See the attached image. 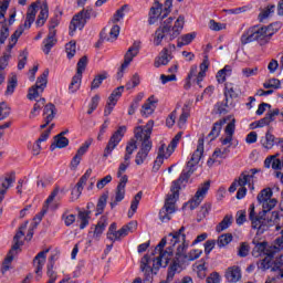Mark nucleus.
Instances as JSON below:
<instances>
[{"label": "nucleus", "instance_id": "1", "mask_svg": "<svg viewBox=\"0 0 283 283\" xmlns=\"http://www.w3.org/2000/svg\"><path fill=\"white\" fill-rule=\"evenodd\" d=\"M168 238H171L169 241L170 247L165 250L167 247V239H161V241L155 248L153 255L157 258H151L149 255H144L140 261V271L144 272V283L154 282V274L156 275L160 266L166 269L169 266V260L176 251V255L179 258L185 255V251L189 249V243L187 242V235L185 234V227H181L179 230L170 232Z\"/></svg>", "mask_w": 283, "mask_h": 283}, {"label": "nucleus", "instance_id": "2", "mask_svg": "<svg viewBox=\"0 0 283 283\" xmlns=\"http://www.w3.org/2000/svg\"><path fill=\"white\" fill-rule=\"evenodd\" d=\"M256 200L262 206V212L255 216V206L249 208V220L252 223V229H256L258 235H262L269 231L270 227H276L277 230L283 227V214L279 211L271 212V209L277 205V200L273 199V190L265 188L258 195Z\"/></svg>", "mask_w": 283, "mask_h": 283}, {"label": "nucleus", "instance_id": "3", "mask_svg": "<svg viewBox=\"0 0 283 283\" xmlns=\"http://www.w3.org/2000/svg\"><path fill=\"white\" fill-rule=\"evenodd\" d=\"M205 154V137L198 139L197 149L192 154L190 160L187 163L186 170H184L178 178V180L172 181L170 188V193L167 195L164 207L159 211V220L161 222H169L171 220V213H176V202L180 198V182H187L193 171H196V166L200 163L202 155Z\"/></svg>", "mask_w": 283, "mask_h": 283}, {"label": "nucleus", "instance_id": "4", "mask_svg": "<svg viewBox=\"0 0 283 283\" xmlns=\"http://www.w3.org/2000/svg\"><path fill=\"white\" fill-rule=\"evenodd\" d=\"M151 132H154V120H148V123L143 126H137L134 129L135 138L130 139L126 145V153L134 154L138 149V143H140L139 150L135 156V164L140 166L147 160V156H149V151L154 147V143L151 142Z\"/></svg>", "mask_w": 283, "mask_h": 283}, {"label": "nucleus", "instance_id": "5", "mask_svg": "<svg viewBox=\"0 0 283 283\" xmlns=\"http://www.w3.org/2000/svg\"><path fill=\"white\" fill-rule=\"evenodd\" d=\"M161 25L155 31L154 35V45H163V41H174V39H178L180 36L182 30L185 29V15H179L175 21L174 27V18H165L161 20Z\"/></svg>", "mask_w": 283, "mask_h": 283}, {"label": "nucleus", "instance_id": "6", "mask_svg": "<svg viewBox=\"0 0 283 283\" xmlns=\"http://www.w3.org/2000/svg\"><path fill=\"white\" fill-rule=\"evenodd\" d=\"M271 33L269 31V27H251L241 35V44L248 45V43H253V41H258L260 45H266L269 43V39H271Z\"/></svg>", "mask_w": 283, "mask_h": 283}, {"label": "nucleus", "instance_id": "7", "mask_svg": "<svg viewBox=\"0 0 283 283\" xmlns=\"http://www.w3.org/2000/svg\"><path fill=\"white\" fill-rule=\"evenodd\" d=\"M48 76H50V70L46 69L41 76L38 77L35 85L29 88L27 95L29 101H36V98L45 92V87H48Z\"/></svg>", "mask_w": 283, "mask_h": 283}, {"label": "nucleus", "instance_id": "8", "mask_svg": "<svg viewBox=\"0 0 283 283\" xmlns=\"http://www.w3.org/2000/svg\"><path fill=\"white\" fill-rule=\"evenodd\" d=\"M92 19V10H82L73 17L70 24V35L74 36L76 30H83L85 23Z\"/></svg>", "mask_w": 283, "mask_h": 283}, {"label": "nucleus", "instance_id": "9", "mask_svg": "<svg viewBox=\"0 0 283 283\" xmlns=\"http://www.w3.org/2000/svg\"><path fill=\"white\" fill-rule=\"evenodd\" d=\"M127 132V126H119L118 129L111 136L105 149H104V158H109L112 156V151L120 144L125 133Z\"/></svg>", "mask_w": 283, "mask_h": 283}, {"label": "nucleus", "instance_id": "10", "mask_svg": "<svg viewBox=\"0 0 283 283\" xmlns=\"http://www.w3.org/2000/svg\"><path fill=\"white\" fill-rule=\"evenodd\" d=\"M139 52H140V44L135 42L124 55V63L122 64L120 70L117 73V78H123L125 74V70L129 67V64L132 63V61H134V59H136V56H138Z\"/></svg>", "mask_w": 283, "mask_h": 283}, {"label": "nucleus", "instance_id": "11", "mask_svg": "<svg viewBox=\"0 0 283 283\" xmlns=\"http://www.w3.org/2000/svg\"><path fill=\"white\" fill-rule=\"evenodd\" d=\"M167 17H169V9H163L160 0H155L149 11V24L154 25L156 21H163V19H167Z\"/></svg>", "mask_w": 283, "mask_h": 283}, {"label": "nucleus", "instance_id": "12", "mask_svg": "<svg viewBox=\"0 0 283 283\" xmlns=\"http://www.w3.org/2000/svg\"><path fill=\"white\" fill-rule=\"evenodd\" d=\"M128 178L127 175L120 177L119 182L115 189V197L111 201V209L118 206V202L125 200V187H127Z\"/></svg>", "mask_w": 283, "mask_h": 283}, {"label": "nucleus", "instance_id": "13", "mask_svg": "<svg viewBox=\"0 0 283 283\" xmlns=\"http://www.w3.org/2000/svg\"><path fill=\"white\" fill-rule=\"evenodd\" d=\"M209 187H211V181H206L199 187L193 199L189 201V207L191 211L200 207V203L202 202V200H205V197L207 196V191H209Z\"/></svg>", "mask_w": 283, "mask_h": 283}, {"label": "nucleus", "instance_id": "14", "mask_svg": "<svg viewBox=\"0 0 283 283\" xmlns=\"http://www.w3.org/2000/svg\"><path fill=\"white\" fill-rule=\"evenodd\" d=\"M123 90H125V86H118L109 95L106 107L104 109V116H109V114L114 112V107H116V104L118 103V98L123 96Z\"/></svg>", "mask_w": 283, "mask_h": 283}, {"label": "nucleus", "instance_id": "15", "mask_svg": "<svg viewBox=\"0 0 283 283\" xmlns=\"http://www.w3.org/2000/svg\"><path fill=\"white\" fill-rule=\"evenodd\" d=\"M15 180L17 177H14V172L7 174L3 177H0V203L3 202L6 193H8L9 188L14 185Z\"/></svg>", "mask_w": 283, "mask_h": 283}, {"label": "nucleus", "instance_id": "16", "mask_svg": "<svg viewBox=\"0 0 283 283\" xmlns=\"http://www.w3.org/2000/svg\"><path fill=\"white\" fill-rule=\"evenodd\" d=\"M48 253H50V250H44L39 252L34 260H33V266L35 268V274L38 275V277H41L42 273H43V266H45V260Z\"/></svg>", "mask_w": 283, "mask_h": 283}, {"label": "nucleus", "instance_id": "17", "mask_svg": "<svg viewBox=\"0 0 283 283\" xmlns=\"http://www.w3.org/2000/svg\"><path fill=\"white\" fill-rule=\"evenodd\" d=\"M280 115V109L275 108L274 111L268 113L265 117L262 119L254 122L251 124L252 129H258V127H266V125H271L273 120H275V116Z\"/></svg>", "mask_w": 283, "mask_h": 283}, {"label": "nucleus", "instance_id": "18", "mask_svg": "<svg viewBox=\"0 0 283 283\" xmlns=\"http://www.w3.org/2000/svg\"><path fill=\"white\" fill-rule=\"evenodd\" d=\"M254 248L252 250L253 258H262V255H269V251H271V245L269 242H255L253 241Z\"/></svg>", "mask_w": 283, "mask_h": 283}, {"label": "nucleus", "instance_id": "19", "mask_svg": "<svg viewBox=\"0 0 283 283\" xmlns=\"http://www.w3.org/2000/svg\"><path fill=\"white\" fill-rule=\"evenodd\" d=\"M253 180V176H249L247 174H241L239 180H235L229 188L230 193H234L238 190V187H251V182Z\"/></svg>", "mask_w": 283, "mask_h": 283}, {"label": "nucleus", "instance_id": "20", "mask_svg": "<svg viewBox=\"0 0 283 283\" xmlns=\"http://www.w3.org/2000/svg\"><path fill=\"white\" fill-rule=\"evenodd\" d=\"M226 279L230 283L240 282V280H242V270L240 269V266L234 265L228 268L226 271Z\"/></svg>", "mask_w": 283, "mask_h": 283}, {"label": "nucleus", "instance_id": "21", "mask_svg": "<svg viewBox=\"0 0 283 283\" xmlns=\"http://www.w3.org/2000/svg\"><path fill=\"white\" fill-rule=\"evenodd\" d=\"M39 8V3L33 2L27 12V19L25 22L23 24V28H27L28 30H30V28H32V24L34 23V20L36 19V10Z\"/></svg>", "mask_w": 283, "mask_h": 283}, {"label": "nucleus", "instance_id": "22", "mask_svg": "<svg viewBox=\"0 0 283 283\" xmlns=\"http://www.w3.org/2000/svg\"><path fill=\"white\" fill-rule=\"evenodd\" d=\"M193 101H188L185 103L184 107H182V113L179 116V119L177 122V125L180 129H182V127H185L186 123H187V118H189L190 114H191V105H192Z\"/></svg>", "mask_w": 283, "mask_h": 283}, {"label": "nucleus", "instance_id": "23", "mask_svg": "<svg viewBox=\"0 0 283 283\" xmlns=\"http://www.w3.org/2000/svg\"><path fill=\"white\" fill-rule=\"evenodd\" d=\"M54 260H56V255H52L49 259L46 265V276L49 277V281L46 283H56V280L59 279V274L54 270Z\"/></svg>", "mask_w": 283, "mask_h": 283}, {"label": "nucleus", "instance_id": "24", "mask_svg": "<svg viewBox=\"0 0 283 283\" xmlns=\"http://www.w3.org/2000/svg\"><path fill=\"white\" fill-rule=\"evenodd\" d=\"M273 258H275V254L269 251V254L258 263V269L261 271H269V269L275 271V266H273Z\"/></svg>", "mask_w": 283, "mask_h": 283}, {"label": "nucleus", "instance_id": "25", "mask_svg": "<svg viewBox=\"0 0 283 283\" xmlns=\"http://www.w3.org/2000/svg\"><path fill=\"white\" fill-rule=\"evenodd\" d=\"M27 227H28L27 223L24 226L20 227V230L13 237V245L10 250L11 253H17V251H19V249H21V247H23V241H21V238H23V235H25V233H23L22 229H27Z\"/></svg>", "mask_w": 283, "mask_h": 283}, {"label": "nucleus", "instance_id": "26", "mask_svg": "<svg viewBox=\"0 0 283 283\" xmlns=\"http://www.w3.org/2000/svg\"><path fill=\"white\" fill-rule=\"evenodd\" d=\"M227 120H229V118H222L213 124L212 129L208 135V138H210V140H216L218 136H220V132H222V126L227 125Z\"/></svg>", "mask_w": 283, "mask_h": 283}, {"label": "nucleus", "instance_id": "27", "mask_svg": "<svg viewBox=\"0 0 283 283\" xmlns=\"http://www.w3.org/2000/svg\"><path fill=\"white\" fill-rule=\"evenodd\" d=\"M40 10V14L38 15V20L35 22L38 28L45 25V21H48V18L50 17V9L48 8L46 2L41 4Z\"/></svg>", "mask_w": 283, "mask_h": 283}, {"label": "nucleus", "instance_id": "28", "mask_svg": "<svg viewBox=\"0 0 283 283\" xmlns=\"http://www.w3.org/2000/svg\"><path fill=\"white\" fill-rule=\"evenodd\" d=\"M226 106L229 105L230 98H238V88L233 83H226L224 87Z\"/></svg>", "mask_w": 283, "mask_h": 283}, {"label": "nucleus", "instance_id": "29", "mask_svg": "<svg viewBox=\"0 0 283 283\" xmlns=\"http://www.w3.org/2000/svg\"><path fill=\"white\" fill-rule=\"evenodd\" d=\"M171 54H169L168 49H164L159 56L155 60V67H160L161 65H168L169 61H171Z\"/></svg>", "mask_w": 283, "mask_h": 283}, {"label": "nucleus", "instance_id": "30", "mask_svg": "<svg viewBox=\"0 0 283 283\" xmlns=\"http://www.w3.org/2000/svg\"><path fill=\"white\" fill-rule=\"evenodd\" d=\"M54 116H56V106L52 103L46 104L44 106V120L46 125H50L54 120Z\"/></svg>", "mask_w": 283, "mask_h": 283}, {"label": "nucleus", "instance_id": "31", "mask_svg": "<svg viewBox=\"0 0 283 283\" xmlns=\"http://www.w3.org/2000/svg\"><path fill=\"white\" fill-rule=\"evenodd\" d=\"M56 34L54 31L49 32L48 38L43 41V52L44 54H50V50H52L56 45Z\"/></svg>", "mask_w": 283, "mask_h": 283}, {"label": "nucleus", "instance_id": "32", "mask_svg": "<svg viewBox=\"0 0 283 283\" xmlns=\"http://www.w3.org/2000/svg\"><path fill=\"white\" fill-rule=\"evenodd\" d=\"M233 224V214H226L222 221L216 227L217 233H222V231H227L229 227Z\"/></svg>", "mask_w": 283, "mask_h": 283}, {"label": "nucleus", "instance_id": "33", "mask_svg": "<svg viewBox=\"0 0 283 283\" xmlns=\"http://www.w3.org/2000/svg\"><path fill=\"white\" fill-rule=\"evenodd\" d=\"M107 227V217L103 216L97 224L95 226V230L93 232V238H96L98 240V238H101V235H103V231H105Z\"/></svg>", "mask_w": 283, "mask_h": 283}, {"label": "nucleus", "instance_id": "34", "mask_svg": "<svg viewBox=\"0 0 283 283\" xmlns=\"http://www.w3.org/2000/svg\"><path fill=\"white\" fill-rule=\"evenodd\" d=\"M207 70H209V57L206 56L203 62L200 64V72L197 75V85H199V87H202L201 83L207 76Z\"/></svg>", "mask_w": 283, "mask_h": 283}, {"label": "nucleus", "instance_id": "35", "mask_svg": "<svg viewBox=\"0 0 283 283\" xmlns=\"http://www.w3.org/2000/svg\"><path fill=\"white\" fill-rule=\"evenodd\" d=\"M70 145V139L66 137H62L61 135H56L54 137V143L51 145V151H54V149H63Z\"/></svg>", "mask_w": 283, "mask_h": 283}, {"label": "nucleus", "instance_id": "36", "mask_svg": "<svg viewBox=\"0 0 283 283\" xmlns=\"http://www.w3.org/2000/svg\"><path fill=\"white\" fill-rule=\"evenodd\" d=\"M261 145L264 149H273L275 147V136L268 132L265 137L261 139Z\"/></svg>", "mask_w": 283, "mask_h": 283}, {"label": "nucleus", "instance_id": "37", "mask_svg": "<svg viewBox=\"0 0 283 283\" xmlns=\"http://www.w3.org/2000/svg\"><path fill=\"white\" fill-rule=\"evenodd\" d=\"M81 81H83V75L76 73L73 76L72 82L69 86V91L71 92V94H75V92H78V90H81Z\"/></svg>", "mask_w": 283, "mask_h": 283}, {"label": "nucleus", "instance_id": "38", "mask_svg": "<svg viewBox=\"0 0 283 283\" xmlns=\"http://www.w3.org/2000/svg\"><path fill=\"white\" fill-rule=\"evenodd\" d=\"M196 36H197L196 32H191V33L181 35L178 39L177 48H182L184 45H189V43H191L193 41V39H196Z\"/></svg>", "mask_w": 283, "mask_h": 283}, {"label": "nucleus", "instance_id": "39", "mask_svg": "<svg viewBox=\"0 0 283 283\" xmlns=\"http://www.w3.org/2000/svg\"><path fill=\"white\" fill-rule=\"evenodd\" d=\"M171 154H174V148H171V146L167 147L165 144L161 143L157 151V157L167 160V158H169Z\"/></svg>", "mask_w": 283, "mask_h": 283}, {"label": "nucleus", "instance_id": "40", "mask_svg": "<svg viewBox=\"0 0 283 283\" xmlns=\"http://www.w3.org/2000/svg\"><path fill=\"white\" fill-rule=\"evenodd\" d=\"M17 255V252H13L10 250L7 258L4 259L3 263H2V268H1V273L3 275H6V273H8V271H10V266L12 264V260H14V256Z\"/></svg>", "mask_w": 283, "mask_h": 283}, {"label": "nucleus", "instance_id": "41", "mask_svg": "<svg viewBox=\"0 0 283 283\" xmlns=\"http://www.w3.org/2000/svg\"><path fill=\"white\" fill-rule=\"evenodd\" d=\"M60 192H61V188L56 186L51 192V195L48 197V199L45 200V206L42 209V216H45V213H48V205H52V202H54V198H56Z\"/></svg>", "mask_w": 283, "mask_h": 283}, {"label": "nucleus", "instance_id": "42", "mask_svg": "<svg viewBox=\"0 0 283 283\" xmlns=\"http://www.w3.org/2000/svg\"><path fill=\"white\" fill-rule=\"evenodd\" d=\"M23 34V27H20L18 30L14 31V33L10 38L9 45L7 48V52H11L12 48L17 45V41H19V38Z\"/></svg>", "mask_w": 283, "mask_h": 283}, {"label": "nucleus", "instance_id": "43", "mask_svg": "<svg viewBox=\"0 0 283 283\" xmlns=\"http://www.w3.org/2000/svg\"><path fill=\"white\" fill-rule=\"evenodd\" d=\"M154 103H156L154 102V96L149 97L148 102L144 104L142 107L143 116H151V114H154V109H155Z\"/></svg>", "mask_w": 283, "mask_h": 283}, {"label": "nucleus", "instance_id": "44", "mask_svg": "<svg viewBox=\"0 0 283 283\" xmlns=\"http://www.w3.org/2000/svg\"><path fill=\"white\" fill-rule=\"evenodd\" d=\"M107 198H109V195L103 193L98 201H97V208H96V216H101V213H103V211H105V207H107Z\"/></svg>", "mask_w": 283, "mask_h": 283}, {"label": "nucleus", "instance_id": "45", "mask_svg": "<svg viewBox=\"0 0 283 283\" xmlns=\"http://www.w3.org/2000/svg\"><path fill=\"white\" fill-rule=\"evenodd\" d=\"M232 241H233V235L231 233H226V234H221L218 238L217 244L220 249H222L223 247L231 244Z\"/></svg>", "mask_w": 283, "mask_h": 283}, {"label": "nucleus", "instance_id": "46", "mask_svg": "<svg viewBox=\"0 0 283 283\" xmlns=\"http://www.w3.org/2000/svg\"><path fill=\"white\" fill-rule=\"evenodd\" d=\"M231 74V66L226 65L222 70L217 73L218 83H224L227 81V76Z\"/></svg>", "mask_w": 283, "mask_h": 283}, {"label": "nucleus", "instance_id": "47", "mask_svg": "<svg viewBox=\"0 0 283 283\" xmlns=\"http://www.w3.org/2000/svg\"><path fill=\"white\" fill-rule=\"evenodd\" d=\"M263 87L265 90H280L282 87V82L277 78H270L264 82Z\"/></svg>", "mask_w": 283, "mask_h": 283}, {"label": "nucleus", "instance_id": "48", "mask_svg": "<svg viewBox=\"0 0 283 283\" xmlns=\"http://www.w3.org/2000/svg\"><path fill=\"white\" fill-rule=\"evenodd\" d=\"M275 12V6L269 4L266 9H264L260 14H259V21L261 23L264 22L265 19H269L271 14Z\"/></svg>", "mask_w": 283, "mask_h": 283}, {"label": "nucleus", "instance_id": "49", "mask_svg": "<svg viewBox=\"0 0 283 283\" xmlns=\"http://www.w3.org/2000/svg\"><path fill=\"white\" fill-rule=\"evenodd\" d=\"M191 78H196V80L198 78V66L197 65L191 66L190 72L187 76L185 90H189V87H191Z\"/></svg>", "mask_w": 283, "mask_h": 283}, {"label": "nucleus", "instance_id": "50", "mask_svg": "<svg viewBox=\"0 0 283 283\" xmlns=\"http://www.w3.org/2000/svg\"><path fill=\"white\" fill-rule=\"evenodd\" d=\"M280 251H283V238L279 237L274 241V245H270V253H273L274 255L276 253H280Z\"/></svg>", "mask_w": 283, "mask_h": 283}, {"label": "nucleus", "instance_id": "51", "mask_svg": "<svg viewBox=\"0 0 283 283\" xmlns=\"http://www.w3.org/2000/svg\"><path fill=\"white\" fill-rule=\"evenodd\" d=\"M78 220L81 221L80 229H85V227H87V224H90V212L80 211L78 212Z\"/></svg>", "mask_w": 283, "mask_h": 283}, {"label": "nucleus", "instance_id": "52", "mask_svg": "<svg viewBox=\"0 0 283 283\" xmlns=\"http://www.w3.org/2000/svg\"><path fill=\"white\" fill-rule=\"evenodd\" d=\"M107 78L106 74H99L94 77L91 84V90H98L101 85H103V82Z\"/></svg>", "mask_w": 283, "mask_h": 283}, {"label": "nucleus", "instance_id": "53", "mask_svg": "<svg viewBox=\"0 0 283 283\" xmlns=\"http://www.w3.org/2000/svg\"><path fill=\"white\" fill-rule=\"evenodd\" d=\"M14 90H17V76L9 78L6 96H12V94H14Z\"/></svg>", "mask_w": 283, "mask_h": 283}, {"label": "nucleus", "instance_id": "54", "mask_svg": "<svg viewBox=\"0 0 283 283\" xmlns=\"http://www.w3.org/2000/svg\"><path fill=\"white\" fill-rule=\"evenodd\" d=\"M43 107H45V98L38 99L33 106V109L31 111L30 118H34V116H36V112H41Z\"/></svg>", "mask_w": 283, "mask_h": 283}, {"label": "nucleus", "instance_id": "55", "mask_svg": "<svg viewBox=\"0 0 283 283\" xmlns=\"http://www.w3.org/2000/svg\"><path fill=\"white\" fill-rule=\"evenodd\" d=\"M140 85V75L135 73L130 81L126 83V90H134V87H138Z\"/></svg>", "mask_w": 283, "mask_h": 283}, {"label": "nucleus", "instance_id": "56", "mask_svg": "<svg viewBox=\"0 0 283 283\" xmlns=\"http://www.w3.org/2000/svg\"><path fill=\"white\" fill-rule=\"evenodd\" d=\"M138 228V223L136 221H130L128 224L124 226L119 230L123 231L124 235H128L129 233H134Z\"/></svg>", "mask_w": 283, "mask_h": 283}, {"label": "nucleus", "instance_id": "57", "mask_svg": "<svg viewBox=\"0 0 283 283\" xmlns=\"http://www.w3.org/2000/svg\"><path fill=\"white\" fill-rule=\"evenodd\" d=\"M118 34H120V27L115 24L109 31V36L104 39L106 41H116V39H118Z\"/></svg>", "mask_w": 283, "mask_h": 283}, {"label": "nucleus", "instance_id": "58", "mask_svg": "<svg viewBox=\"0 0 283 283\" xmlns=\"http://www.w3.org/2000/svg\"><path fill=\"white\" fill-rule=\"evenodd\" d=\"M66 54L69 59H74V55L76 54V42L71 41L66 44Z\"/></svg>", "mask_w": 283, "mask_h": 283}, {"label": "nucleus", "instance_id": "59", "mask_svg": "<svg viewBox=\"0 0 283 283\" xmlns=\"http://www.w3.org/2000/svg\"><path fill=\"white\" fill-rule=\"evenodd\" d=\"M209 28L213 32H220V30H226L227 29V24L217 22L216 20H210L209 21Z\"/></svg>", "mask_w": 283, "mask_h": 283}, {"label": "nucleus", "instance_id": "60", "mask_svg": "<svg viewBox=\"0 0 283 283\" xmlns=\"http://www.w3.org/2000/svg\"><path fill=\"white\" fill-rule=\"evenodd\" d=\"M202 255V250H191L187 255H185L188 262H193V260H198Z\"/></svg>", "mask_w": 283, "mask_h": 283}, {"label": "nucleus", "instance_id": "61", "mask_svg": "<svg viewBox=\"0 0 283 283\" xmlns=\"http://www.w3.org/2000/svg\"><path fill=\"white\" fill-rule=\"evenodd\" d=\"M8 116H10V107L8 104L2 102L0 104V120H4V118H8Z\"/></svg>", "mask_w": 283, "mask_h": 283}, {"label": "nucleus", "instance_id": "62", "mask_svg": "<svg viewBox=\"0 0 283 283\" xmlns=\"http://www.w3.org/2000/svg\"><path fill=\"white\" fill-rule=\"evenodd\" d=\"M28 63V51H22L19 55L18 70H23Z\"/></svg>", "mask_w": 283, "mask_h": 283}, {"label": "nucleus", "instance_id": "63", "mask_svg": "<svg viewBox=\"0 0 283 283\" xmlns=\"http://www.w3.org/2000/svg\"><path fill=\"white\" fill-rule=\"evenodd\" d=\"M85 67H87V56H83L77 62V72L76 74L83 75V72H85Z\"/></svg>", "mask_w": 283, "mask_h": 283}, {"label": "nucleus", "instance_id": "64", "mask_svg": "<svg viewBox=\"0 0 283 283\" xmlns=\"http://www.w3.org/2000/svg\"><path fill=\"white\" fill-rule=\"evenodd\" d=\"M242 76L245 78H251V76H258V67H244L242 69Z\"/></svg>", "mask_w": 283, "mask_h": 283}]
</instances>
